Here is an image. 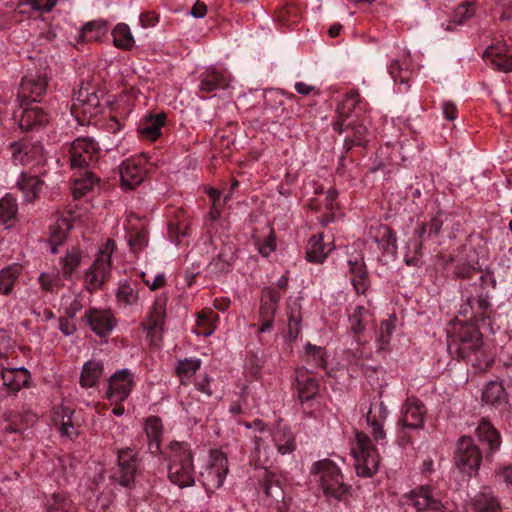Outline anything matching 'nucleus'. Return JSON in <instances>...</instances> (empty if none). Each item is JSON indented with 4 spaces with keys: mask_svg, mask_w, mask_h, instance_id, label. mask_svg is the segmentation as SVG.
<instances>
[{
    "mask_svg": "<svg viewBox=\"0 0 512 512\" xmlns=\"http://www.w3.org/2000/svg\"><path fill=\"white\" fill-rule=\"evenodd\" d=\"M479 282H474L463 293L465 303L461 305L459 315L472 319L476 324L484 326L486 320L490 321L492 308L489 302V296L483 286V276H480Z\"/></svg>",
    "mask_w": 512,
    "mask_h": 512,
    "instance_id": "obj_3",
    "label": "nucleus"
},
{
    "mask_svg": "<svg viewBox=\"0 0 512 512\" xmlns=\"http://www.w3.org/2000/svg\"><path fill=\"white\" fill-rule=\"evenodd\" d=\"M30 377V372L24 367L4 369L2 371L3 384L12 393H17L23 387H27Z\"/></svg>",
    "mask_w": 512,
    "mask_h": 512,
    "instance_id": "obj_29",
    "label": "nucleus"
},
{
    "mask_svg": "<svg viewBox=\"0 0 512 512\" xmlns=\"http://www.w3.org/2000/svg\"><path fill=\"white\" fill-rule=\"evenodd\" d=\"M474 512H501L497 500L486 493H479L473 500Z\"/></svg>",
    "mask_w": 512,
    "mask_h": 512,
    "instance_id": "obj_54",
    "label": "nucleus"
},
{
    "mask_svg": "<svg viewBox=\"0 0 512 512\" xmlns=\"http://www.w3.org/2000/svg\"><path fill=\"white\" fill-rule=\"evenodd\" d=\"M165 122V113L150 114L141 120L137 131L142 138L154 141L161 136V130Z\"/></svg>",
    "mask_w": 512,
    "mask_h": 512,
    "instance_id": "obj_28",
    "label": "nucleus"
},
{
    "mask_svg": "<svg viewBox=\"0 0 512 512\" xmlns=\"http://www.w3.org/2000/svg\"><path fill=\"white\" fill-rule=\"evenodd\" d=\"M168 478L179 488L191 487L195 483L193 453L190 444L171 441L166 453Z\"/></svg>",
    "mask_w": 512,
    "mask_h": 512,
    "instance_id": "obj_1",
    "label": "nucleus"
},
{
    "mask_svg": "<svg viewBox=\"0 0 512 512\" xmlns=\"http://www.w3.org/2000/svg\"><path fill=\"white\" fill-rule=\"evenodd\" d=\"M360 101V95L358 92H350L346 95L343 100L341 106L339 107V117L333 124V129L338 133H342L346 130L347 124L345 123L346 117L351 112V110L355 109Z\"/></svg>",
    "mask_w": 512,
    "mask_h": 512,
    "instance_id": "obj_40",
    "label": "nucleus"
},
{
    "mask_svg": "<svg viewBox=\"0 0 512 512\" xmlns=\"http://www.w3.org/2000/svg\"><path fill=\"white\" fill-rule=\"evenodd\" d=\"M332 250L333 247L330 244L323 242V234H315L308 241L306 260L310 263H323Z\"/></svg>",
    "mask_w": 512,
    "mask_h": 512,
    "instance_id": "obj_31",
    "label": "nucleus"
},
{
    "mask_svg": "<svg viewBox=\"0 0 512 512\" xmlns=\"http://www.w3.org/2000/svg\"><path fill=\"white\" fill-rule=\"evenodd\" d=\"M140 465L137 451L126 447L117 451V466L112 470L110 480L122 487L131 488Z\"/></svg>",
    "mask_w": 512,
    "mask_h": 512,
    "instance_id": "obj_7",
    "label": "nucleus"
},
{
    "mask_svg": "<svg viewBox=\"0 0 512 512\" xmlns=\"http://www.w3.org/2000/svg\"><path fill=\"white\" fill-rule=\"evenodd\" d=\"M482 462V452L470 436H462L457 441L454 453V464L460 473L475 476Z\"/></svg>",
    "mask_w": 512,
    "mask_h": 512,
    "instance_id": "obj_5",
    "label": "nucleus"
},
{
    "mask_svg": "<svg viewBox=\"0 0 512 512\" xmlns=\"http://www.w3.org/2000/svg\"><path fill=\"white\" fill-rule=\"evenodd\" d=\"M395 325L391 319L383 320L376 333V341L379 350H385L394 332Z\"/></svg>",
    "mask_w": 512,
    "mask_h": 512,
    "instance_id": "obj_55",
    "label": "nucleus"
},
{
    "mask_svg": "<svg viewBox=\"0 0 512 512\" xmlns=\"http://www.w3.org/2000/svg\"><path fill=\"white\" fill-rule=\"evenodd\" d=\"M148 244V232L146 228L134 230L129 235V245L134 253L142 251Z\"/></svg>",
    "mask_w": 512,
    "mask_h": 512,
    "instance_id": "obj_56",
    "label": "nucleus"
},
{
    "mask_svg": "<svg viewBox=\"0 0 512 512\" xmlns=\"http://www.w3.org/2000/svg\"><path fill=\"white\" fill-rule=\"evenodd\" d=\"M218 319L219 316L212 310L202 311L197 318L195 333L204 337L212 335L216 327L215 322Z\"/></svg>",
    "mask_w": 512,
    "mask_h": 512,
    "instance_id": "obj_48",
    "label": "nucleus"
},
{
    "mask_svg": "<svg viewBox=\"0 0 512 512\" xmlns=\"http://www.w3.org/2000/svg\"><path fill=\"white\" fill-rule=\"evenodd\" d=\"M388 71L394 82L408 83L411 77V70L409 69L407 56L404 55L401 59H394L390 63Z\"/></svg>",
    "mask_w": 512,
    "mask_h": 512,
    "instance_id": "obj_47",
    "label": "nucleus"
},
{
    "mask_svg": "<svg viewBox=\"0 0 512 512\" xmlns=\"http://www.w3.org/2000/svg\"><path fill=\"white\" fill-rule=\"evenodd\" d=\"M22 273V267L18 264L7 266L0 270V294L10 295L14 285Z\"/></svg>",
    "mask_w": 512,
    "mask_h": 512,
    "instance_id": "obj_42",
    "label": "nucleus"
},
{
    "mask_svg": "<svg viewBox=\"0 0 512 512\" xmlns=\"http://www.w3.org/2000/svg\"><path fill=\"white\" fill-rule=\"evenodd\" d=\"M73 228V223L70 217H61L50 226L49 243L50 252L56 254L58 246L61 245L67 238L70 230Z\"/></svg>",
    "mask_w": 512,
    "mask_h": 512,
    "instance_id": "obj_32",
    "label": "nucleus"
},
{
    "mask_svg": "<svg viewBox=\"0 0 512 512\" xmlns=\"http://www.w3.org/2000/svg\"><path fill=\"white\" fill-rule=\"evenodd\" d=\"M482 402L500 411H508L511 407L503 382L490 381L482 390Z\"/></svg>",
    "mask_w": 512,
    "mask_h": 512,
    "instance_id": "obj_20",
    "label": "nucleus"
},
{
    "mask_svg": "<svg viewBox=\"0 0 512 512\" xmlns=\"http://www.w3.org/2000/svg\"><path fill=\"white\" fill-rule=\"evenodd\" d=\"M100 106V98L95 86L82 85L75 94L72 109H82L84 114L95 115Z\"/></svg>",
    "mask_w": 512,
    "mask_h": 512,
    "instance_id": "obj_21",
    "label": "nucleus"
},
{
    "mask_svg": "<svg viewBox=\"0 0 512 512\" xmlns=\"http://www.w3.org/2000/svg\"><path fill=\"white\" fill-rule=\"evenodd\" d=\"M13 118L17 121L19 128L22 131H31L40 126H44L48 122L47 113L39 106L32 104L23 106L20 104V114L14 113Z\"/></svg>",
    "mask_w": 512,
    "mask_h": 512,
    "instance_id": "obj_18",
    "label": "nucleus"
},
{
    "mask_svg": "<svg viewBox=\"0 0 512 512\" xmlns=\"http://www.w3.org/2000/svg\"><path fill=\"white\" fill-rule=\"evenodd\" d=\"M11 159L15 165L36 166L45 161L43 146L39 141L23 138L9 146Z\"/></svg>",
    "mask_w": 512,
    "mask_h": 512,
    "instance_id": "obj_10",
    "label": "nucleus"
},
{
    "mask_svg": "<svg viewBox=\"0 0 512 512\" xmlns=\"http://www.w3.org/2000/svg\"><path fill=\"white\" fill-rule=\"evenodd\" d=\"M295 378V389L302 404L313 400L319 394V382L311 373L304 369H296Z\"/></svg>",
    "mask_w": 512,
    "mask_h": 512,
    "instance_id": "obj_23",
    "label": "nucleus"
},
{
    "mask_svg": "<svg viewBox=\"0 0 512 512\" xmlns=\"http://www.w3.org/2000/svg\"><path fill=\"white\" fill-rule=\"evenodd\" d=\"M370 236L384 253L392 256L396 255V235L389 226L383 224L371 226Z\"/></svg>",
    "mask_w": 512,
    "mask_h": 512,
    "instance_id": "obj_24",
    "label": "nucleus"
},
{
    "mask_svg": "<svg viewBox=\"0 0 512 512\" xmlns=\"http://www.w3.org/2000/svg\"><path fill=\"white\" fill-rule=\"evenodd\" d=\"M387 144L397 149L404 161L412 158L419 151L418 141L414 137H404L395 142H388Z\"/></svg>",
    "mask_w": 512,
    "mask_h": 512,
    "instance_id": "obj_51",
    "label": "nucleus"
},
{
    "mask_svg": "<svg viewBox=\"0 0 512 512\" xmlns=\"http://www.w3.org/2000/svg\"><path fill=\"white\" fill-rule=\"evenodd\" d=\"M236 260V250L231 245H226L223 247V249L220 251V253L217 256V261L219 263H222L224 268L225 266L229 267L231 266L234 261Z\"/></svg>",
    "mask_w": 512,
    "mask_h": 512,
    "instance_id": "obj_64",
    "label": "nucleus"
},
{
    "mask_svg": "<svg viewBox=\"0 0 512 512\" xmlns=\"http://www.w3.org/2000/svg\"><path fill=\"white\" fill-rule=\"evenodd\" d=\"M97 178L90 170H85L82 177L76 178L72 186V193L74 198L84 196L94 187Z\"/></svg>",
    "mask_w": 512,
    "mask_h": 512,
    "instance_id": "obj_52",
    "label": "nucleus"
},
{
    "mask_svg": "<svg viewBox=\"0 0 512 512\" xmlns=\"http://www.w3.org/2000/svg\"><path fill=\"white\" fill-rule=\"evenodd\" d=\"M48 85L47 75L44 72H28L23 76L18 98L21 105H30L40 101V97L46 93Z\"/></svg>",
    "mask_w": 512,
    "mask_h": 512,
    "instance_id": "obj_12",
    "label": "nucleus"
},
{
    "mask_svg": "<svg viewBox=\"0 0 512 512\" xmlns=\"http://www.w3.org/2000/svg\"><path fill=\"white\" fill-rule=\"evenodd\" d=\"M498 369L501 381L505 382L512 389V356L500 359Z\"/></svg>",
    "mask_w": 512,
    "mask_h": 512,
    "instance_id": "obj_59",
    "label": "nucleus"
},
{
    "mask_svg": "<svg viewBox=\"0 0 512 512\" xmlns=\"http://www.w3.org/2000/svg\"><path fill=\"white\" fill-rule=\"evenodd\" d=\"M483 58L498 71L512 72V56L505 52L504 46H488L483 53Z\"/></svg>",
    "mask_w": 512,
    "mask_h": 512,
    "instance_id": "obj_27",
    "label": "nucleus"
},
{
    "mask_svg": "<svg viewBox=\"0 0 512 512\" xmlns=\"http://www.w3.org/2000/svg\"><path fill=\"white\" fill-rule=\"evenodd\" d=\"M474 16V7L471 3L465 2L460 4L453 13V21L457 25L464 24L468 19Z\"/></svg>",
    "mask_w": 512,
    "mask_h": 512,
    "instance_id": "obj_58",
    "label": "nucleus"
},
{
    "mask_svg": "<svg viewBox=\"0 0 512 512\" xmlns=\"http://www.w3.org/2000/svg\"><path fill=\"white\" fill-rule=\"evenodd\" d=\"M443 216V213H438L429 222L423 223L417 229L419 237L424 238L427 242L437 243L444 223Z\"/></svg>",
    "mask_w": 512,
    "mask_h": 512,
    "instance_id": "obj_43",
    "label": "nucleus"
},
{
    "mask_svg": "<svg viewBox=\"0 0 512 512\" xmlns=\"http://www.w3.org/2000/svg\"><path fill=\"white\" fill-rule=\"evenodd\" d=\"M370 319L369 310L363 306H357L350 315V327L354 335L357 336V341H359V335L365 330L366 324Z\"/></svg>",
    "mask_w": 512,
    "mask_h": 512,
    "instance_id": "obj_49",
    "label": "nucleus"
},
{
    "mask_svg": "<svg viewBox=\"0 0 512 512\" xmlns=\"http://www.w3.org/2000/svg\"><path fill=\"white\" fill-rule=\"evenodd\" d=\"M357 448H354L358 476L371 477L379 467V458L370 438L364 433L356 434Z\"/></svg>",
    "mask_w": 512,
    "mask_h": 512,
    "instance_id": "obj_9",
    "label": "nucleus"
},
{
    "mask_svg": "<svg viewBox=\"0 0 512 512\" xmlns=\"http://www.w3.org/2000/svg\"><path fill=\"white\" fill-rule=\"evenodd\" d=\"M43 185V181L36 175L22 172L18 178L17 186L24 195L26 201H34Z\"/></svg>",
    "mask_w": 512,
    "mask_h": 512,
    "instance_id": "obj_36",
    "label": "nucleus"
},
{
    "mask_svg": "<svg viewBox=\"0 0 512 512\" xmlns=\"http://www.w3.org/2000/svg\"><path fill=\"white\" fill-rule=\"evenodd\" d=\"M118 301L126 306L135 304L138 301V293L129 285L121 284L117 290Z\"/></svg>",
    "mask_w": 512,
    "mask_h": 512,
    "instance_id": "obj_57",
    "label": "nucleus"
},
{
    "mask_svg": "<svg viewBox=\"0 0 512 512\" xmlns=\"http://www.w3.org/2000/svg\"><path fill=\"white\" fill-rule=\"evenodd\" d=\"M201 364V360L195 357L179 360L175 366V371L180 379L181 384L187 385L190 379L200 369Z\"/></svg>",
    "mask_w": 512,
    "mask_h": 512,
    "instance_id": "obj_45",
    "label": "nucleus"
},
{
    "mask_svg": "<svg viewBox=\"0 0 512 512\" xmlns=\"http://www.w3.org/2000/svg\"><path fill=\"white\" fill-rule=\"evenodd\" d=\"M298 17V10L295 6L288 5L282 8L278 12V20L285 25H289L290 23H296Z\"/></svg>",
    "mask_w": 512,
    "mask_h": 512,
    "instance_id": "obj_63",
    "label": "nucleus"
},
{
    "mask_svg": "<svg viewBox=\"0 0 512 512\" xmlns=\"http://www.w3.org/2000/svg\"><path fill=\"white\" fill-rule=\"evenodd\" d=\"M167 299L165 296H158L153 302L147 316L146 322L143 323L144 330L149 333L162 330L166 317Z\"/></svg>",
    "mask_w": 512,
    "mask_h": 512,
    "instance_id": "obj_26",
    "label": "nucleus"
},
{
    "mask_svg": "<svg viewBox=\"0 0 512 512\" xmlns=\"http://www.w3.org/2000/svg\"><path fill=\"white\" fill-rule=\"evenodd\" d=\"M369 407L365 413V418L370 433L376 442L384 443L386 440V432L384 430V422L388 417V409L384 402L379 398L374 397L368 399Z\"/></svg>",
    "mask_w": 512,
    "mask_h": 512,
    "instance_id": "obj_14",
    "label": "nucleus"
},
{
    "mask_svg": "<svg viewBox=\"0 0 512 512\" xmlns=\"http://www.w3.org/2000/svg\"><path fill=\"white\" fill-rule=\"evenodd\" d=\"M84 318L92 331L100 337L107 336L115 326V319L109 310L91 308L86 311Z\"/></svg>",
    "mask_w": 512,
    "mask_h": 512,
    "instance_id": "obj_22",
    "label": "nucleus"
},
{
    "mask_svg": "<svg viewBox=\"0 0 512 512\" xmlns=\"http://www.w3.org/2000/svg\"><path fill=\"white\" fill-rule=\"evenodd\" d=\"M260 485L266 497L271 499L269 505L275 504L279 512H285L287 504L279 477L275 473L264 469L260 475Z\"/></svg>",
    "mask_w": 512,
    "mask_h": 512,
    "instance_id": "obj_17",
    "label": "nucleus"
},
{
    "mask_svg": "<svg viewBox=\"0 0 512 512\" xmlns=\"http://www.w3.org/2000/svg\"><path fill=\"white\" fill-rule=\"evenodd\" d=\"M425 416V405L416 398H409L403 405L399 422L406 428L421 429L425 423Z\"/></svg>",
    "mask_w": 512,
    "mask_h": 512,
    "instance_id": "obj_19",
    "label": "nucleus"
},
{
    "mask_svg": "<svg viewBox=\"0 0 512 512\" xmlns=\"http://www.w3.org/2000/svg\"><path fill=\"white\" fill-rule=\"evenodd\" d=\"M134 386V374L131 370H117L108 380L107 398L111 402L121 403L129 397Z\"/></svg>",
    "mask_w": 512,
    "mask_h": 512,
    "instance_id": "obj_15",
    "label": "nucleus"
},
{
    "mask_svg": "<svg viewBox=\"0 0 512 512\" xmlns=\"http://www.w3.org/2000/svg\"><path fill=\"white\" fill-rule=\"evenodd\" d=\"M100 148L90 137L77 138L68 147L71 168L90 170L97 163Z\"/></svg>",
    "mask_w": 512,
    "mask_h": 512,
    "instance_id": "obj_8",
    "label": "nucleus"
},
{
    "mask_svg": "<svg viewBox=\"0 0 512 512\" xmlns=\"http://www.w3.org/2000/svg\"><path fill=\"white\" fill-rule=\"evenodd\" d=\"M478 439L488 447V452L497 451L501 445V437L498 430L487 419H482L476 429Z\"/></svg>",
    "mask_w": 512,
    "mask_h": 512,
    "instance_id": "obj_33",
    "label": "nucleus"
},
{
    "mask_svg": "<svg viewBox=\"0 0 512 512\" xmlns=\"http://www.w3.org/2000/svg\"><path fill=\"white\" fill-rule=\"evenodd\" d=\"M83 257L84 253L79 247L73 246L66 251L60 260L63 279H71L73 272L81 265Z\"/></svg>",
    "mask_w": 512,
    "mask_h": 512,
    "instance_id": "obj_39",
    "label": "nucleus"
},
{
    "mask_svg": "<svg viewBox=\"0 0 512 512\" xmlns=\"http://www.w3.org/2000/svg\"><path fill=\"white\" fill-rule=\"evenodd\" d=\"M304 362L305 366L301 369H304L307 373L313 374L315 370L325 368L326 357L324 349L308 343L305 347Z\"/></svg>",
    "mask_w": 512,
    "mask_h": 512,
    "instance_id": "obj_37",
    "label": "nucleus"
},
{
    "mask_svg": "<svg viewBox=\"0 0 512 512\" xmlns=\"http://www.w3.org/2000/svg\"><path fill=\"white\" fill-rule=\"evenodd\" d=\"M38 283L43 291L51 294L56 293L64 285L60 272L56 269L40 273Z\"/></svg>",
    "mask_w": 512,
    "mask_h": 512,
    "instance_id": "obj_50",
    "label": "nucleus"
},
{
    "mask_svg": "<svg viewBox=\"0 0 512 512\" xmlns=\"http://www.w3.org/2000/svg\"><path fill=\"white\" fill-rule=\"evenodd\" d=\"M313 473L317 476L319 486L325 496L340 500L349 491L344 483L340 469L330 459H323L314 464Z\"/></svg>",
    "mask_w": 512,
    "mask_h": 512,
    "instance_id": "obj_4",
    "label": "nucleus"
},
{
    "mask_svg": "<svg viewBox=\"0 0 512 512\" xmlns=\"http://www.w3.org/2000/svg\"><path fill=\"white\" fill-rule=\"evenodd\" d=\"M300 315L297 311H291L288 316V333L290 340H295L300 332Z\"/></svg>",
    "mask_w": 512,
    "mask_h": 512,
    "instance_id": "obj_62",
    "label": "nucleus"
},
{
    "mask_svg": "<svg viewBox=\"0 0 512 512\" xmlns=\"http://www.w3.org/2000/svg\"><path fill=\"white\" fill-rule=\"evenodd\" d=\"M272 440L282 455L295 450L296 444L292 431L285 426H278L272 432Z\"/></svg>",
    "mask_w": 512,
    "mask_h": 512,
    "instance_id": "obj_38",
    "label": "nucleus"
},
{
    "mask_svg": "<svg viewBox=\"0 0 512 512\" xmlns=\"http://www.w3.org/2000/svg\"><path fill=\"white\" fill-rule=\"evenodd\" d=\"M427 242L424 238L419 237V232L416 230L412 238L406 244V253L404 255L405 263L409 266H417L419 263V256L422 253L423 244Z\"/></svg>",
    "mask_w": 512,
    "mask_h": 512,
    "instance_id": "obj_46",
    "label": "nucleus"
},
{
    "mask_svg": "<svg viewBox=\"0 0 512 512\" xmlns=\"http://www.w3.org/2000/svg\"><path fill=\"white\" fill-rule=\"evenodd\" d=\"M121 184L127 189H134L146 176L143 167L134 160H125L119 167Z\"/></svg>",
    "mask_w": 512,
    "mask_h": 512,
    "instance_id": "obj_25",
    "label": "nucleus"
},
{
    "mask_svg": "<svg viewBox=\"0 0 512 512\" xmlns=\"http://www.w3.org/2000/svg\"><path fill=\"white\" fill-rule=\"evenodd\" d=\"M115 46L129 50L134 45V38L130 28L126 24H118L112 31Z\"/></svg>",
    "mask_w": 512,
    "mask_h": 512,
    "instance_id": "obj_53",
    "label": "nucleus"
},
{
    "mask_svg": "<svg viewBox=\"0 0 512 512\" xmlns=\"http://www.w3.org/2000/svg\"><path fill=\"white\" fill-rule=\"evenodd\" d=\"M447 344L451 354L465 359L481 348L482 336L475 324L459 323L448 331Z\"/></svg>",
    "mask_w": 512,
    "mask_h": 512,
    "instance_id": "obj_2",
    "label": "nucleus"
},
{
    "mask_svg": "<svg viewBox=\"0 0 512 512\" xmlns=\"http://www.w3.org/2000/svg\"><path fill=\"white\" fill-rule=\"evenodd\" d=\"M407 505L416 512H445L446 507L429 486H421L413 490L407 497Z\"/></svg>",
    "mask_w": 512,
    "mask_h": 512,
    "instance_id": "obj_16",
    "label": "nucleus"
},
{
    "mask_svg": "<svg viewBox=\"0 0 512 512\" xmlns=\"http://www.w3.org/2000/svg\"><path fill=\"white\" fill-rule=\"evenodd\" d=\"M18 204L16 199L7 194L0 199V227L9 229L17 222Z\"/></svg>",
    "mask_w": 512,
    "mask_h": 512,
    "instance_id": "obj_35",
    "label": "nucleus"
},
{
    "mask_svg": "<svg viewBox=\"0 0 512 512\" xmlns=\"http://www.w3.org/2000/svg\"><path fill=\"white\" fill-rule=\"evenodd\" d=\"M229 86V78L215 69H207L199 77V90L201 92H214L226 89Z\"/></svg>",
    "mask_w": 512,
    "mask_h": 512,
    "instance_id": "obj_30",
    "label": "nucleus"
},
{
    "mask_svg": "<svg viewBox=\"0 0 512 512\" xmlns=\"http://www.w3.org/2000/svg\"><path fill=\"white\" fill-rule=\"evenodd\" d=\"M162 421L157 416H150L147 418L145 423V433L147 438L149 439V449L151 452H159L160 451V442L162 438Z\"/></svg>",
    "mask_w": 512,
    "mask_h": 512,
    "instance_id": "obj_41",
    "label": "nucleus"
},
{
    "mask_svg": "<svg viewBox=\"0 0 512 512\" xmlns=\"http://www.w3.org/2000/svg\"><path fill=\"white\" fill-rule=\"evenodd\" d=\"M115 247V241L108 239L104 249L100 250L91 267L85 272V284L90 292L100 289L110 277L111 258Z\"/></svg>",
    "mask_w": 512,
    "mask_h": 512,
    "instance_id": "obj_6",
    "label": "nucleus"
},
{
    "mask_svg": "<svg viewBox=\"0 0 512 512\" xmlns=\"http://www.w3.org/2000/svg\"><path fill=\"white\" fill-rule=\"evenodd\" d=\"M281 294L271 286L261 290L259 321L261 325L259 333L270 332L273 329L274 317L279 307Z\"/></svg>",
    "mask_w": 512,
    "mask_h": 512,
    "instance_id": "obj_13",
    "label": "nucleus"
},
{
    "mask_svg": "<svg viewBox=\"0 0 512 512\" xmlns=\"http://www.w3.org/2000/svg\"><path fill=\"white\" fill-rule=\"evenodd\" d=\"M104 372V364L100 360H89L84 363L80 375V385L83 388L95 387Z\"/></svg>",
    "mask_w": 512,
    "mask_h": 512,
    "instance_id": "obj_34",
    "label": "nucleus"
},
{
    "mask_svg": "<svg viewBox=\"0 0 512 512\" xmlns=\"http://www.w3.org/2000/svg\"><path fill=\"white\" fill-rule=\"evenodd\" d=\"M346 130H348L349 133L344 141V147L347 151H349L353 145H364L368 129L362 122H350L347 124Z\"/></svg>",
    "mask_w": 512,
    "mask_h": 512,
    "instance_id": "obj_44",
    "label": "nucleus"
},
{
    "mask_svg": "<svg viewBox=\"0 0 512 512\" xmlns=\"http://www.w3.org/2000/svg\"><path fill=\"white\" fill-rule=\"evenodd\" d=\"M351 283L357 294H364L370 286L367 270L363 274L351 276Z\"/></svg>",
    "mask_w": 512,
    "mask_h": 512,
    "instance_id": "obj_61",
    "label": "nucleus"
},
{
    "mask_svg": "<svg viewBox=\"0 0 512 512\" xmlns=\"http://www.w3.org/2000/svg\"><path fill=\"white\" fill-rule=\"evenodd\" d=\"M453 273L457 278H470L477 273V269L466 261H457L454 265Z\"/></svg>",
    "mask_w": 512,
    "mask_h": 512,
    "instance_id": "obj_60",
    "label": "nucleus"
},
{
    "mask_svg": "<svg viewBox=\"0 0 512 512\" xmlns=\"http://www.w3.org/2000/svg\"><path fill=\"white\" fill-rule=\"evenodd\" d=\"M227 473V456L220 450H212L209 465L201 473V481L206 491H214L220 488L224 483Z\"/></svg>",
    "mask_w": 512,
    "mask_h": 512,
    "instance_id": "obj_11",
    "label": "nucleus"
}]
</instances>
